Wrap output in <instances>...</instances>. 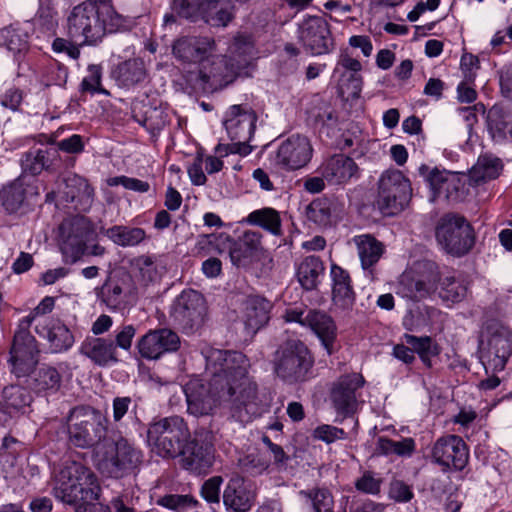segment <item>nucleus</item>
Instances as JSON below:
<instances>
[{"instance_id": "1", "label": "nucleus", "mask_w": 512, "mask_h": 512, "mask_svg": "<svg viewBox=\"0 0 512 512\" xmlns=\"http://www.w3.org/2000/svg\"><path fill=\"white\" fill-rule=\"evenodd\" d=\"M201 355L205 360V378H194L185 384L187 411L199 417L226 404L230 417L242 425L259 417L262 405L257 383L249 374L248 357L239 351L211 346L203 347Z\"/></svg>"}, {"instance_id": "2", "label": "nucleus", "mask_w": 512, "mask_h": 512, "mask_svg": "<svg viewBox=\"0 0 512 512\" xmlns=\"http://www.w3.org/2000/svg\"><path fill=\"white\" fill-rule=\"evenodd\" d=\"M125 27V18L112 5L98 6L91 1L73 6L64 25L66 36L87 46H95L107 33H116Z\"/></svg>"}, {"instance_id": "3", "label": "nucleus", "mask_w": 512, "mask_h": 512, "mask_svg": "<svg viewBox=\"0 0 512 512\" xmlns=\"http://www.w3.org/2000/svg\"><path fill=\"white\" fill-rule=\"evenodd\" d=\"M100 492L98 478L90 468L74 460L62 463L53 487L56 499L70 505H89L99 499Z\"/></svg>"}, {"instance_id": "4", "label": "nucleus", "mask_w": 512, "mask_h": 512, "mask_svg": "<svg viewBox=\"0 0 512 512\" xmlns=\"http://www.w3.org/2000/svg\"><path fill=\"white\" fill-rule=\"evenodd\" d=\"M97 469L110 478L135 474L143 463V451L125 437L108 441L95 450Z\"/></svg>"}, {"instance_id": "5", "label": "nucleus", "mask_w": 512, "mask_h": 512, "mask_svg": "<svg viewBox=\"0 0 512 512\" xmlns=\"http://www.w3.org/2000/svg\"><path fill=\"white\" fill-rule=\"evenodd\" d=\"M108 419L90 405H78L70 409L66 417L69 443L77 448L89 449L102 445L106 439Z\"/></svg>"}, {"instance_id": "6", "label": "nucleus", "mask_w": 512, "mask_h": 512, "mask_svg": "<svg viewBox=\"0 0 512 512\" xmlns=\"http://www.w3.org/2000/svg\"><path fill=\"white\" fill-rule=\"evenodd\" d=\"M273 364L279 379L288 384H297L311 377L314 358L305 343L290 340L277 350Z\"/></svg>"}, {"instance_id": "7", "label": "nucleus", "mask_w": 512, "mask_h": 512, "mask_svg": "<svg viewBox=\"0 0 512 512\" xmlns=\"http://www.w3.org/2000/svg\"><path fill=\"white\" fill-rule=\"evenodd\" d=\"M190 430L180 416H170L153 422L147 430V442L162 458H176L190 439Z\"/></svg>"}, {"instance_id": "8", "label": "nucleus", "mask_w": 512, "mask_h": 512, "mask_svg": "<svg viewBox=\"0 0 512 512\" xmlns=\"http://www.w3.org/2000/svg\"><path fill=\"white\" fill-rule=\"evenodd\" d=\"M435 237L441 249L453 257L468 254L475 244L471 224L464 217L454 214L445 215L440 219Z\"/></svg>"}, {"instance_id": "9", "label": "nucleus", "mask_w": 512, "mask_h": 512, "mask_svg": "<svg viewBox=\"0 0 512 512\" xmlns=\"http://www.w3.org/2000/svg\"><path fill=\"white\" fill-rule=\"evenodd\" d=\"M469 447L461 436L445 434L429 447L427 459L442 473L461 472L468 465Z\"/></svg>"}, {"instance_id": "10", "label": "nucleus", "mask_w": 512, "mask_h": 512, "mask_svg": "<svg viewBox=\"0 0 512 512\" xmlns=\"http://www.w3.org/2000/svg\"><path fill=\"white\" fill-rule=\"evenodd\" d=\"M256 122V113L247 106L233 105L226 111L223 125L231 140V153L247 156L252 152L249 142L254 135Z\"/></svg>"}, {"instance_id": "11", "label": "nucleus", "mask_w": 512, "mask_h": 512, "mask_svg": "<svg viewBox=\"0 0 512 512\" xmlns=\"http://www.w3.org/2000/svg\"><path fill=\"white\" fill-rule=\"evenodd\" d=\"M411 183L399 170H387L378 181L376 204L383 215L393 216L401 212L410 201Z\"/></svg>"}, {"instance_id": "12", "label": "nucleus", "mask_w": 512, "mask_h": 512, "mask_svg": "<svg viewBox=\"0 0 512 512\" xmlns=\"http://www.w3.org/2000/svg\"><path fill=\"white\" fill-rule=\"evenodd\" d=\"M93 234L90 222L83 216L65 219L59 226V249L63 262L75 264L86 254Z\"/></svg>"}, {"instance_id": "13", "label": "nucleus", "mask_w": 512, "mask_h": 512, "mask_svg": "<svg viewBox=\"0 0 512 512\" xmlns=\"http://www.w3.org/2000/svg\"><path fill=\"white\" fill-rule=\"evenodd\" d=\"M439 265L432 260L417 262L410 272H405L400 279L398 294L412 301L429 296L441 282Z\"/></svg>"}, {"instance_id": "14", "label": "nucleus", "mask_w": 512, "mask_h": 512, "mask_svg": "<svg viewBox=\"0 0 512 512\" xmlns=\"http://www.w3.org/2000/svg\"><path fill=\"white\" fill-rule=\"evenodd\" d=\"M486 349L483 353V364L486 372L504 370L512 356V330L503 324L492 321L485 328Z\"/></svg>"}, {"instance_id": "15", "label": "nucleus", "mask_w": 512, "mask_h": 512, "mask_svg": "<svg viewBox=\"0 0 512 512\" xmlns=\"http://www.w3.org/2000/svg\"><path fill=\"white\" fill-rule=\"evenodd\" d=\"M240 75L231 60L211 53L198 67L196 84L203 92L211 93L233 83Z\"/></svg>"}, {"instance_id": "16", "label": "nucleus", "mask_w": 512, "mask_h": 512, "mask_svg": "<svg viewBox=\"0 0 512 512\" xmlns=\"http://www.w3.org/2000/svg\"><path fill=\"white\" fill-rule=\"evenodd\" d=\"M297 37L306 52L324 55L333 51L334 39L328 22L320 16H307L298 25Z\"/></svg>"}, {"instance_id": "17", "label": "nucleus", "mask_w": 512, "mask_h": 512, "mask_svg": "<svg viewBox=\"0 0 512 512\" xmlns=\"http://www.w3.org/2000/svg\"><path fill=\"white\" fill-rule=\"evenodd\" d=\"M364 384L363 376L358 373L344 375L338 379L330 393L332 405L338 415L349 417L354 414L360 396L358 391Z\"/></svg>"}, {"instance_id": "18", "label": "nucleus", "mask_w": 512, "mask_h": 512, "mask_svg": "<svg viewBox=\"0 0 512 512\" xmlns=\"http://www.w3.org/2000/svg\"><path fill=\"white\" fill-rule=\"evenodd\" d=\"M136 347L143 359L159 360L180 348V338L168 328L151 329L138 339Z\"/></svg>"}, {"instance_id": "19", "label": "nucleus", "mask_w": 512, "mask_h": 512, "mask_svg": "<svg viewBox=\"0 0 512 512\" xmlns=\"http://www.w3.org/2000/svg\"><path fill=\"white\" fill-rule=\"evenodd\" d=\"M9 354L11 372L17 377L28 375L38 362L36 339L31 333H15Z\"/></svg>"}, {"instance_id": "20", "label": "nucleus", "mask_w": 512, "mask_h": 512, "mask_svg": "<svg viewBox=\"0 0 512 512\" xmlns=\"http://www.w3.org/2000/svg\"><path fill=\"white\" fill-rule=\"evenodd\" d=\"M313 148L306 136L292 135L284 140L276 151V164L287 170H298L311 160Z\"/></svg>"}, {"instance_id": "21", "label": "nucleus", "mask_w": 512, "mask_h": 512, "mask_svg": "<svg viewBox=\"0 0 512 512\" xmlns=\"http://www.w3.org/2000/svg\"><path fill=\"white\" fill-rule=\"evenodd\" d=\"M206 315L204 297L195 290H184L174 305V319L184 329H194L201 326Z\"/></svg>"}, {"instance_id": "22", "label": "nucleus", "mask_w": 512, "mask_h": 512, "mask_svg": "<svg viewBox=\"0 0 512 512\" xmlns=\"http://www.w3.org/2000/svg\"><path fill=\"white\" fill-rule=\"evenodd\" d=\"M79 353L101 368L111 367L119 362L114 341L106 337L87 336L79 346Z\"/></svg>"}, {"instance_id": "23", "label": "nucleus", "mask_w": 512, "mask_h": 512, "mask_svg": "<svg viewBox=\"0 0 512 512\" xmlns=\"http://www.w3.org/2000/svg\"><path fill=\"white\" fill-rule=\"evenodd\" d=\"M214 41L208 37H182L172 47L174 56L183 63L198 67L214 51Z\"/></svg>"}, {"instance_id": "24", "label": "nucleus", "mask_w": 512, "mask_h": 512, "mask_svg": "<svg viewBox=\"0 0 512 512\" xmlns=\"http://www.w3.org/2000/svg\"><path fill=\"white\" fill-rule=\"evenodd\" d=\"M319 170L329 185H343L357 177L358 166L351 157L335 154L326 159Z\"/></svg>"}, {"instance_id": "25", "label": "nucleus", "mask_w": 512, "mask_h": 512, "mask_svg": "<svg viewBox=\"0 0 512 512\" xmlns=\"http://www.w3.org/2000/svg\"><path fill=\"white\" fill-rule=\"evenodd\" d=\"M272 304L259 295H251L243 303L241 319L249 335H254L265 326L270 319Z\"/></svg>"}, {"instance_id": "26", "label": "nucleus", "mask_w": 512, "mask_h": 512, "mask_svg": "<svg viewBox=\"0 0 512 512\" xmlns=\"http://www.w3.org/2000/svg\"><path fill=\"white\" fill-rule=\"evenodd\" d=\"M182 467L188 471L201 473L213 463V445L209 442L199 443L189 439L180 453Z\"/></svg>"}, {"instance_id": "27", "label": "nucleus", "mask_w": 512, "mask_h": 512, "mask_svg": "<svg viewBox=\"0 0 512 512\" xmlns=\"http://www.w3.org/2000/svg\"><path fill=\"white\" fill-rule=\"evenodd\" d=\"M64 199L74 205L76 210L89 211L95 196L94 188L88 180L78 174H69L64 178Z\"/></svg>"}, {"instance_id": "28", "label": "nucleus", "mask_w": 512, "mask_h": 512, "mask_svg": "<svg viewBox=\"0 0 512 512\" xmlns=\"http://www.w3.org/2000/svg\"><path fill=\"white\" fill-rule=\"evenodd\" d=\"M305 327L317 336L327 354L331 355L337 338V326L333 318L324 311L309 310L306 314Z\"/></svg>"}, {"instance_id": "29", "label": "nucleus", "mask_w": 512, "mask_h": 512, "mask_svg": "<svg viewBox=\"0 0 512 512\" xmlns=\"http://www.w3.org/2000/svg\"><path fill=\"white\" fill-rule=\"evenodd\" d=\"M330 277L334 306L342 311L351 310L355 303V292L349 273L342 267L332 264Z\"/></svg>"}, {"instance_id": "30", "label": "nucleus", "mask_w": 512, "mask_h": 512, "mask_svg": "<svg viewBox=\"0 0 512 512\" xmlns=\"http://www.w3.org/2000/svg\"><path fill=\"white\" fill-rule=\"evenodd\" d=\"M63 363L57 365L42 364L32 377V389L39 395L49 397L58 393L62 387Z\"/></svg>"}, {"instance_id": "31", "label": "nucleus", "mask_w": 512, "mask_h": 512, "mask_svg": "<svg viewBox=\"0 0 512 512\" xmlns=\"http://www.w3.org/2000/svg\"><path fill=\"white\" fill-rule=\"evenodd\" d=\"M253 502L254 495L247 489L244 479L238 476L231 478L223 492L226 509L233 512H248Z\"/></svg>"}, {"instance_id": "32", "label": "nucleus", "mask_w": 512, "mask_h": 512, "mask_svg": "<svg viewBox=\"0 0 512 512\" xmlns=\"http://www.w3.org/2000/svg\"><path fill=\"white\" fill-rule=\"evenodd\" d=\"M357 247L361 267L366 276L373 278V268L384 253V245L369 234L357 235L353 238Z\"/></svg>"}, {"instance_id": "33", "label": "nucleus", "mask_w": 512, "mask_h": 512, "mask_svg": "<svg viewBox=\"0 0 512 512\" xmlns=\"http://www.w3.org/2000/svg\"><path fill=\"white\" fill-rule=\"evenodd\" d=\"M487 131L495 143L512 142V123L508 113L500 105H493L487 112Z\"/></svg>"}, {"instance_id": "34", "label": "nucleus", "mask_w": 512, "mask_h": 512, "mask_svg": "<svg viewBox=\"0 0 512 512\" xmlns=\"http://www.w3.org/2000/svg\"><path fill=\"white\" fill-rule=\"evenodd\" d=\"M255 54V46L251 35L238 34L228 47V54L224 55L233 62L236 70L241 74L249 67Z\"/></svg>"}, {"instance_id": "35", "label": "nucleus", "mask_w": 512, "mask_h": 512, "mask_svg": "<svg viewBox=\"0 0 512 512\" xmlns=\"http://www.w3.org/2000/svg\"><path fill=\"white\" fill-rule=\"evenodd\" d=\"M147 71L144 61L133 58L119 63L112 71V77L118 86L130 88L146 79Z\"/></svg>"}, {"instance_id": "36", "label": "nucleus", "mask_w": 512, "mask_h": 512, "mask_svg": "<svg viewBox=\"0 0 512 512\" xmlns=\"http://www.w3.org/2000/svg\"><path fill=\"white\" fill-rule=\"evenodd\" d=\"M427 185L431 191V201L444 197L450 199L454 191L458 190L459 180L454 173L446 170L433 169L426 178Z\"/></svg>"}, {"instance_id": "37", "label": "nucleus", "mask_w": 512, "mask_h": 512, "mask_svg": "<svg viewBox=\"0 0 512 512\" xmlns=\"http://www.w3.org/2000/svg\"><path fill=\"white\" fill-rule=\"evenodd\" d=\"M324 269V264L318 256H307L297 265L296 277L300 285L310 291L319 284Z\"/></svg>"}, {"instance_id": "38", "label": "nucleus", "mask_w": 512, "mask_h": 512, "mask_svg": "<svg viewBox=\"0 0 512 512\" xmlns=\"http://www.w3.org/2000/svg\"><path fill=\"white\" fill-rule=\"evenodd\" d=\"M261 234L257 231H246L230 250V258L234 265H245L261 247Z\"/></svg>"}, {"instance_id": "39", "label": "nucleus", "mask_w": 512, "mask_h": 512, "mask_svg": "<svg viewBox=\"0 0 512 512\" xmlns=\"http://www.w3.org/2000/svg\"><path fill=\"white\" fill-rule=\"evenodd\" d=\"M36 332L46 337L51 345L53 352L59 353L69 350L74 344V336L69 328L60 321L54 322L49 328L43 327L40 330L39 325L35 327Z\"/></svg>"}, {"instance_id": "40", "label": "nucleus", "mask_w": 512, "mask_h": 512, "mask_svg": "<svg viewBox=\"0 0 512 512\" xmlns=\"http://www.w3.org/2000/svg\"><path fill=\"white\" fill-rule=\"evenodd\" d=\"M105 236L114 244L121 247H135L147 238L146 231L140 227L114 225L104 232Z\"/></svg>"}, {"instance_id": "41", "label": "nucleus", "mask_w": 512, "mask_h": 512, "mask_svg": "<svg viewBox=\"0 0 512 512\" xmlns=\"http://www.w3.org/2000/svg\"><path fill=\"white\" fill-rule=\"evenodd\" d=\"M503 169L500 158L491 154H482L470 171V180L476 184L496 179Z\"/></svg>"}, {"instance_id": "42", "label": "nucleus", "mask_w": 512, "mask_h": 512, "mask_svg": "<svg viewBox=\"0 0 512 512\" xmlns=\"http://www.w3.org/2000/svg\"><path fill=\"white\" fill-rule=\"evenodd\" d=\"M98 298L113 312L126 308V293L119 280L107 279L97 292Z\"/></svg>"}, {"instance_id": "43", "label": "nucleus", "mask_w": 512, "mask_h": 512, "mask_svg": "<svg viewBox=\"0 0 512 512\" xmlns=\"http://www.w3.org/2000/svg\"><path fill=\"white\" fill-rule=\"evenodd\" d=\"M246 222L251 225L259 226L275 236H279L282 233L280 214L271 207H264L252 211L246 217Z\"/></svg>"}, {"instance_id": "44", "label": "nucleus", "mask_w": 512, "mask_h": 512, "mask_svg": "<svg viewBox=\"0 0 512 512\" xmlns=\"http://www.w3.org/2000/svg\"><path fill=\"white\" fill-rule=\"evenodd\" d=\"M404 342L409 345L413 353H417L421 361L428 367L431 366V358L439 355L440 347L430 336H415L405 333Z\"/></svg>"}, {"instance_id": "45", "label": "nucleus", "mask_w": 512, "mask_h": 512, "mask_svg": "<svg viewBox=\"0 0 512 512\" xmlns=\"http://www.w3.org/2000/svg\"><path fill=\"white\" fill-rule=\"evenodd\" d=\"M55 152L48 149L30 150L21 158V166L25 173L33 176L40 174L43 170L48 169L52 165V159Z\"/></svg>"}, {"instance_id": "46", "label": "nucleus", "mask_w": 512, "mask_h": 512, "mask_svg": "<svg viewBox=\"0 0 512 512\" xmlns=\"http://www.w3.org/2000/svg\"><path fill=\"white\" fill-rule=\"evenodd\" d=\"M200 19L215 27H225L233 18L232 7L216 0H208Z\"/></svg>"}, {"instance_id": "47", "label": "nucleus", "mask_w": 512, "mask_h": 512, "mask_svg": "<svg viewBox=\"0 0 512 512\" xmlns=\"http://www.w3.org/2000/svg\"><path fill=\"white\" fill-rule=\"evenodd\" d=\"M0 200L8 213L16 212L25 200V187L20 178L4 186L0 191Z\"/></svg>"}, {"instance_id": "48", "label": "nucleus", "mask_w": 512, "mask_h": 512, "mask_svg": "<svg viewBox=\"0 0 512 512\" xmlns=\"http://www.w3.org/2000/svg\"><path fill=\"white\" fill-rule=\"evenodd\" d=\"M467 293V286L454 276H445L439 283V297L445 302H461Z\"/></svg>"}, {"instance_id": "49", "label": "nucleus", "mask_w": 512, "mask_h": 512, "mask_svg": "<svg viewBox=\"0 0 512 512\" xmlns=\"http://www.w3.org/2000/svg\"><path fill=\"white\" fill-rule=\"evenodd\" d=\"M3 401L6 409L11 411H21L30 405L32 397L27 389L11 385L3 389Z\"/></svg>"}, {"instance_id": "50", "label": "nucleus", "mask_w": 512, "mask_h": 512, "mask_svg": "<svg viewBox=\"0 0 512 512\" xmlns=\"http://www.w3.org/2000/svg\"><path fill=\"white\" fill-rule=\"evenodd\" d=\"M0 46L5 47L13 55L27 48V36L19 29L7 26L0 29Z\"/></svg>"}, {"instance_id": "51", "label": "nucleus", "mask_w": 512, "mask_h": 512, "mask_svg": "<svg viewBox=\"0 0 512 512\" xmlns=\"http://www.w3.org/2000/svg\"><path fill=\"white\" fill-rule=\"evenodd\" d=\"M58 28L57 12L49 7H42L37 12L35 18V31L39 33L38 37H53Z\"/></svg>"}, {"instance_id": "52", "label": "nucleus", "mask_w": 512, "mask_h": 512, "mask_svg": "<svg viewBox=\"0 0 512 512\" xmlns=\"http://www.w3.org/2000/svg\"><path fill=\"white\" fill-rule=\"evenodd\" d=\"M81 92L90 95L102 94L109 96L110 93L102 86V67L98 64H90L87 67V75L82 79L80 84Z\"/></svg>"}, {"instance_id": "53", "label": "nucleus", "mask_w": 512, "mask_h": 512, "mask_svg": "<svg viewBox=\"0 0 512 512\" xmlns=\"http://www.w3.org/2000/svg\"><path fill=\"white\" fill-rule=\"evenodd\" d=\"M208 0H173L172 10L179 17L190 21L200 20Z\"/></svg>"}, {"instance_id": "54", "label": "nucleus", "mask_w": 512, "mask_h": 512, "mask_svg": "<svg viewBox=\"0 0 512 512\" xmlns=\"http://www.w3.org/2000/svg\"><path fill=\"white\" fill-rule=\"evenodd\" d=\"M300 495L307 498L314 512H334V499L332 493L326 488H317L309 491L302 490Z\"/></svg>"}, {"instance_id": "55", "label": "nucleus", "mask_w": 512, "mask_h": 512, "mask_svg": "<svg viewBox=\"0 0 512 512\" xmlns=\"http://www.w3.org/2000/svg\"><path fill=\"white\" fill-rule=\"evenodd\" d=\"M198 501L190 494H166L158 498L157 504L174 512H186Z\"/></svg>"}, {"instance_id": "56", "label": "nucleus", "mask_w": 512, "mask_h": 512, "mask_svg": "<svg viewBox=\"0 0 512 512\" xmlns=\"http://www.w3.org/2000/svg\"><path fill=\"white\" fill-rule=\"evenodd\" d=\"M131 265L141 278V281L146 285L154 282L158 277L157 265L152 256L140 255L132 261Z\"/></svg>"}, {"instance_id": "57", "label": "nucleus", "mask_w": 512, "mask_h": 512, "mask_svg": "<svg viewBox=\"0 0 512 512\" xmlns=\"http://www.w3.org/2000/svg\"><path fill=\"white\" fill-rule=\"evenodd\" d=\"M383 483L382 477L374 473L372 471H365L355 481V488L362 493L377 495L381 491V486Z\"/></svg>"}, {"instance_id": "58", "label": "nucleus", "mask_w": 512, "mask_h": 512, "mask_svg": "<svg viewBox=\"0 0 512 512\" xmlns=\"http://www.w3.org/2000/svg\"><path fill=\"white\" fill-rule=\"evenodd\" d=\"M337 79L338 86L344 92L345 90L352 96H359L362 91V76L360 72L355 74L352 71L339 73V75H333Z\"/></svg>"}, {"instance_id": "59", "label": "nucleus", "mask_w": 512, "mask_h": 512, "mask_svg": "<svg viewBox=\"0 0 512 512\" xmlns=\"http://www.w3.org/2000/svg\"><path fill=\"white\" fill-rule=\"evenodd\" d=\"M135 512V510L125 504L122 496L114 497L111 500V506L103 504H94L93 502L89 505H79L76 512Z\"/></svg>"}, {"instance_id": "60", "label": "nucleus", "mask_w": 512, "mask_h": 512, "mask_svg": "<svg viewBox=\"0 0 512 512\" xmlns=\"http://www.w3.org/2000/svg\"><path fill=\"white\" fill-rule=\"evenodd\" d=\"M312 437L315 440L322 441L326 444H331L337 440L346 439L347 433L342 428H338L329 424H322L313 430Z\"/></svg>"}, {"instance_id": "61", "label": "nucleus", "mask_w": 512, "mask_h": 512, "mask_svg": "<svg viewBox=\"0 0 512 512\" xmlns=\"http://www.w3.org/2000/svg\"><path fill=\"white\" fill-rule=\"evenodd\" d=\"M80 43L76 42L71 37L62 38L56 37L52 42V50L54 53H65L69 58L77 60L80 57Z\"/></svg>"}, {"instance_id": "62", "label": "nucleus", "mask_w": 512, "mask_h": 512, "mask_svg": "<svg viewBox=\"0 0 512 512\" xmlns=\"http://www.w3.org/2000/svg\"><path fill=\"white\" fill-rule=\"evenodd\" d=\"M136 335V328L132 324L122 325L115 330L114 345L124 351H130L133 339Z\"/></svg>"}, {"instance_id": "63", "label": "nucleus", "mask_w": 512, "mask_h": 512, "mask_svg": "<svg viewBox=\"0 0 512 512\" xmlns=\"http://www.w3.org/2000/svg\"><path fill=\"white\" fill-rule=\"evenodd\" d=\"M362 70V64L356 58H353L347 50H342L338 56L333 75H339L347 71L352 73L360 72Z\"/></svg>"}, {"instance_id": "64", "label": "nucleus", "mask_w": 512, "mask_h": 512, "mask_svg": "<svg viewBox=\"0 0 512 512\" xmlns=\"http://www.w3.org/2000/svg\"><path fill=\"white\" fill-rule=\"evenodd\" d=\"M223 480L220 476H214L206 480L201 488V496L208 503L219 504L220 488Z\"/></svg>"}]
</instances>
